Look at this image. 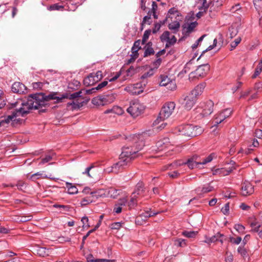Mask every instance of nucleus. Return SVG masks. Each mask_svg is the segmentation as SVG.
<instances>
[{
  "label": "nucleus",
  "mask_w": 262,
  "mask_h": 262,
  "mask_svg": "<svg viewBox=\"0 0 262 262\" xmlns=\"http://www.w3.org/2000/svg\"><path fill=\"white\" fill-rule=\"evenodd\" d=\"M62 97H59L56 96V94H50L47 96L42 93H36L29 95L26 100L28 108L30 110L32 109H38L42 106L47 105L46 102L51 100H56V102H61Z\"/></svg>",
  "instance_id": "f257e3e1"
},
{
  "label": "nucleus",
  "mask_w": 262,
  "mask_h": 262,
  "mask_svg": "<svg viewBox=\"0 0 262 262\" xmlns=\"http://www.w3.org/2000/svg\"><path fill=\"white\" fill-rule=\"evenodd\" d=\"M143 144L142 142H135L134 146H126L122 148L120 156V159L125 160L130 163L132 160L137 157L138 151L142 148Z\"/></svg>",
  "instance_id": "f03ea898"
},
{
  "label": "nucleus",
  "mask_w": 262,
  "mask_h": 262,
  "mask_svg": "<svg viewBox=\"0 0 262 262\" xmlns=\"http://www.w3.org/2000/svg\"><path fill=\"white\" fill-rule=\"evenodd\" d=\"M176 107L174 102H168L166 103L162 107L158 118L153 122V125H158L161 121L169 117L172 114Z\"/></svg>",
  "instance_id": "7ed1b4c3"
},
{
  "label": "nucleus",
  "mask_w": 262,
  "mask_h": 262,
  "mask_svg": "<svg viewBox=\"0 0 262 262\" xmlns=\"http://www.w3.org/2000/svg\"><path fill=\"white\" fill-rule=\"evenodd\" d=\"M26 105H27L26 101V100H24L21 103V107L18 110H16L11 115L4 117V119L0 121L1 126L4 125V124L9 123L10 121L14 120V119L19 115L24 116V115L28 114L30 109L28 108V106Z\"/></svg>",
  "instance_id": "20e7f679"
},
{
  "label": "nucleus",
  "mask_w": 262,
  "mask_h": 262,
  "mask_svg": "<svg viewBox=\"0 0 262 262\" xmlns=\"http://www.w3.org/2000/svg\"><path fill=\"white\" fill-rule=\"evenodd\" d=\"M116 98V95L109 93L106 95H101L93 98L92 103L96 105H105L113 102Z\"/></svg>",
  "instance_id": "39448f33"
},
{
  "label": "nucleus",
  "mask_w": 262,
  "mask_h": 262,
  "mask_svg": "<svg viewBox=\"0 0 262 262\" xmlns=\"http://www.w3.org/2000/svg\"><path fill=\"white\" fill-rule=\"evenodd\" d=\"M180 132L184 136L192 138L200 135L203 132V129L200 126L186 124L182 127Z\"/></svg>",
  "instance_id": "423d86ee"
},
{
  "label": "nucleus",
  "mask_w": 262,
  "mask_h": 262,
  "mask_svg": "<svg viewBox=\"0 0 262 262\" xmlns=\"http://www.w3.org/2000/svg\"><path fill=\"white\" fill-rule=\"evenodd\" d=\"M145 107L138 100H133L130 102L127 112L134 118L137 117L143 113Z\"/></svg>",
  "instance_id": "0eeeda50"
},
{
  "label": "nucleus",
  "mask_w": 262,
  "mask_h": 262,
  "mask_svg": "<svg viewBox=\"0 0 262 262\" xmlns=\"http://www.w3.org/2000/svg\"><path fill=\"white\" fill-rule=\"evenodd\" d=\"M102 77V73L101 71H98L96 73H92L83 79V84L86 86L94 85L100 81Z\"/></svg>",
  "instance_id": "6e6552de"
},
{
  "label": "nucleus",
  "mask_w": 262,
  "mask_h": 262,
  "mask_svg": "<svg viewBox=\"0 0 262 262\" xmlns=\"http://www.w3.org/2000/svg\"><path fill=\"white\" fill-rule=\"evenodd\" d=\"M209 70V64H203L199 66L195 71L191 72L189 76L192 78H202L207 75Z\"/></svg>",
  "instance_id": "1a4fd4ad"
},
{
  "label": "nucleus",
  "mask_w": 262,
  "mask_h": 262,
  "mask_svg": "<svg viewBox=\"0 0 262 262\" xmlns=\"http://www.w3.org/2000/svg\"><path fill=\"white\" fill-rule=\"evenodd\" d=\"M213 102L210 100H209L206 102L201 103L200 106L198 109L202 110V111L200 113V115L203 117H204L209 116L213 112Z\"/></svg>",
  "instance_id": "9d476101"
},
{
  "label": "nucleus",
  "mask_w": 262,
  "mask_h": 262,
  "mask_svg": "<svg viewBox=\"0 0 262 262\" xmlns=\"http://www.w3.org/2000/svg\"><path fill=\"white\" fill-rule=\"evenodd\" d=\"M160 39L162 42H166L165 48L173 46L177 42V38L172 35L170 36V32L168 31H164L160 37Z\"/></svg>",
  "instance_id": "9b49d317"
},
{
  "label": "nucleus",
  "mask_w": 262,
  "mask_h": 262,
  "mask_svg": "<svg viewBox=\"0 0 262 262\" xmlns=\"http://www.w3.org/2000/svg\"><path fill=\"white\" fill-rule=\"evenodd\" d=\"M183 100L181 102L182 104L183 105V107L186 110H190L193 106L195 104L197 99L195 96H192V94H190L189 93L188 95L184 97L183 99Z\"/></svg>",
  "instance_id": "f8f14e48"
},
{
  "label": "nucleus",
  "mask_w": 262,
  "mask_h": 262,
  "mask_svg": "<svg viewBox=\"0 0 262 262\" xmlns=\"http://www.w3.org/2000/svg\"><path fill=\"white\" fill-rule=\"evenodd\" d=\"M232 111L230 108H226L220 114L216 115L213 121V126H216L223 122L225 119L229 117L232 114Z\"/></svg>",
  "instance_id": "ddd939ff"
},
{
  "label": "nucleus",
  "mask_w": 262,
  "mask_h": 262,
  "mask_svg": "<svg viewBox=\"0 0 262 262\" xmlns=\"http://www.w3.org/2000/svg\"><path fill=\"white\" fill-rule=\"evenodd\" d=\"M254 192V186L249 182H245L242 184L241 193L243 196L252 194Z\"/></svg>",
  "instance_id": "4468645a"
},
{
  "label": "nucleus",
  "mask_w": 262,
  "mask_h": 262,
  "mask_svg": "<svg viewBox=\"0 0 262 262\" xmlns=\"http://www.w3.org/2000/svg\"><path fill=\"white\" fill-rule=\"evenodd\" d=\"M129 163L126 161L125 160L120 159V158L119 161L112 166V171L117 173L122 170Z\"/></svg>",
  "instance_id": "2eb2a0df"
},
{
  "label": "nucleus",
  "mask_w": 262,
  "mask_h": 262,
  "mask_svg": "<svg viewBox=\"0 0 262 262\" xmlns=\"http://www.w3.org/2000/svg\"><path fill=\"white\" fill-rule=\"evenodd\" d=\"M215 154L212 153L209 155L206 158L204 159L202 161H200V157L197 155H193L189 159L191 160L193 162H195L200 165H205L211 162L213 158L214 157Z\"/></svg>",
  "instance_id": "dca6fc26"
},
{
  "label": "nucleus",
  "mask_w": 262,
  "mask_h": 262,
  "mask_svg": "<svg viewBox=\"0 0 262 262\" xmlns=\"http://www.w3.org/2000/svg\"><path fill=\"white\" fill-rule=\"evenodd\" d=\"M206 86L205 82H202L197 85L193 90H192L190 93V94H192V96H195L198 100V97L200 96L203 92Z\"/></svg>",
  "instance_id": "f3484780"
},
{
  "label": "nucleus",
  "mask_w": 262,
  "mask_h": 262,
  "mask_svg": "<svg viewBox=\"0 0 262 262\" xmlns=\"http://www.w3.org/2000/svg\"><path fill=\"white\" fill-rule=\"evenodd\" d=\"M11 90L13 93L23 94L26 91L27 88L22 83L15 82L12 84Z\"/></svg>",
  "instance_id": "a211bd4d"
},
{
  "label": "nucleus",
  "mask_w": 262,
  "mask_h": 262,
  "mask_svg": "<svg viewBox=\"0 0 262 262\" xmlns=\"http://www.w3.org/2000/svg\"><path fill=\"white\" fill-rule=\"evenodd\" d=\"M213 187L210 184H207L203 187H199L195 189L196 192L199 195H203L212 191Z\"/></svg>",
  "instance_id": "6ab92c4d"
},
{
  "label": "nucleus",
  "mask_w": 262,
  "mask_h": 262,
  "mask_svg": "<svg viewBox=\"0 0 262 262\" xmlns=\"http://www.w3.org/2000/svg\"><path fill=\"white\" fill-rule=\"evenodd\" d=\"M138 87V84H136L135 85H130L127 87L125 90L132 95H139L143 91L137 89Z\"/></svg>",
  "instance_id": "aec40b11"
},
{
  "label": "nucleus",
  "mask_w": 262,
  "mask_h": 262,
  "mask_svg": "<svg viewBox=\"0 0 262 262\" xmlns=\"http://www.w3.org/2000/svg\"><path fill=\"white\" fill-rule=\"evenodd\" d=\"M108 84V81L106 80H104L103 82L100 83L98 84L96 87L93 88L90 90H87L86 91V93L88 94H91L95 92L96 90L99 91L101 90L103 88L106 86Z\"/></svg>",
  "instance_id": "412c9836"
},
{
  "label": "nucleus",
  "mask_w": 262,
  "mask_h": 262,
  "mask_svg": "<svg viewBox=\"0 0 262 262\" xmlns=\"http://www.w3.org/2000/svg\"><path fill=\"white\" fill-rule=\"evenodd\" d=\"M168 29L170 30L173 33H177L180 28V24L178 21H174L169 24Z\"/></svg>",
  "instance_id": "4be33fe9"
},
{
  "label": "nucleus",
  "mask_w": 262,
  "mask_h": 262,
  "mask_svg": "<svg viewBox=\"0 0 262 262\" xmlns=\"http://www.w3.org/2000/svg\"><path fill=\"white\" fill-rule=\"evenodd\" d=\"M144 191V184L143 182H139L136 186L135 189L133 192L134 194L138 195H142Z\"/></svg>",
  "instance_id": "5701e85b"
},
{
  "label": "nucleus",
  "mask_w": 262,
  "mask_h": 262,
  "mask_svg": "<svg viewBox=\"0 0 262 262\" xmlns=\"http://www.w3.org/2000/svg\"><path fill=\"white\" fill-rule=\"evenodd\" d=\"M81 91H78L71 94H64L62 95V99L68 98L71 100L75 99L76 98L80 97L81 96Z\"/></svg>",
  "instance_id": "b1692460"
},
{
  "label": "nucleus",
  "mask_w": 262,
  "mask_h": 262,
  "mask_svg": "<svg viewBox=\"0 0 262 262\" xmlns=\"http://www.w3.org/2000/svg\"><path fill=\"white\" fill-rule=\"evenodd\" d=\"M66 187L68 189V192L70 194H74L78 193V189L75 185L69 182L66 184Z\"/></svg>",
  "instance_id": "393cba45"
},
{
  "label": "nucleus",
  "mask_w": 262,
  "mask_h": 262,
  "mask_svg": "<svg viewBox=\"0 0 262 262\" xmlns=\"http://www.w3.org/2000/svg\"><path fill=\"white\" fill-rule=\"evenodd\" d=\"M82 106L83 102H79L77 101H72V102H68L67 103V107L70 108L71 107V109L72 110L79 109Z\"/></svg>",
  "instance_id": "a878e982"
},
{
  "label": "nucleus",
  "mask_w": 262,
  "mask_h": 262,
  "mask_svg": "<svg viewBox=\"0 0 262 262\" xmlns=\"http://www.w3.org/2000/svg\"><path fill=\"white\" fill-rule=\"evenodd\" d=\"M47 10L50 11H63L64 10V6L60 5L58 3L51 5L47 7Z\"/></svg>",
  "instance_id": "bb28decb"
},
{
  "label": "nucleus",
  "mask_w": 262,
  "mask_h": 262,
  "mask_svg": "<svg viewBox=\"0 0 262 262\" xmlns=\"http://www.w3.org/2000/svg\"><path fill=\"white\" fill-rule=\"evenodd\" d=\"M101 220H100L99 221V222L97 224V225L95 226L94 228L93 229H91L90 230H89L88 233L86 234V235H85L83 238H82V245H81V249L82 248V247H83L84 244V242H85V240L86 239V238L90 235V234L93 232L94 231H95L97 229H98L99 226H100V224H101Z\"/></svg>",
  "instance_id": "cd10ccee"
},
{
  "label": "nucleus",
  "mask_w": 262,
  "mask_h": 262,
  "mask_svg": "<svg viewBox=\"0 0 262 262\" xmlns=\"http://www.w3.org/2000/svg\"><path fill=\"white\" fill-rule=\"evenodd\" d=\"M49 249L45 247H39L37 250V253L40 256L45 257L49 255Z\"/></svg>",
  "instance_id": "c85d7f7f"
},
{
  "label": "nucleus",
  "mask_w": 262,
  "mask_h": 262,
  "mask_svg": "<svg viewBox=\"0 0 262 262\" xmlns=\"http://www.w3.org/2000/svg\"><path fill=\"white\" fill-rule=\"evenodd\" d=\"M159 212H152L151 211H146L143 213H142L140 214V216L142 218L144 219H147L151 216H153L154 215H156L158 214H159Z\"/></svg>",
  "instance_id": "c756f323"
},
{
  "label": "nucleus",
  "mask_w": 262,
  "mask_h": 262,
  "mask_svg": "<svg viewBox=\"0 0 262 262\" xmlns=\"http://www.w3.org/2000/svg\"><path fill=\"white\" fill-rule=\"evenodd\" d=\"M198 23L196 21L191 23L188 24V27L186 28V30L185 31L186 34H190L191 33L194 29L196 27Z\"/></svg>",
  "instance_id": "7c9ffc66"
},
{
  "label": "nucleus",
  "mask_w": 262,
  "mask_h": 262,
  "mask_svg": "<svg viewBox=\"0 0 262 262\" xmlns=\"http://www.w3.org/2000/svg\"><path fill=\"white\" fill-rule=\"evenodd\" d=\"M144 49L145 50L144 52V55H143L144 57H146L154 55L155 51H154L153 48L144 47Z\"/></svg>",
  "instance_id": "2f4dec72"
},
{
  "label": "nucleus",
  "mask_w": 262,
  "mask_h": 262,
  "mask_svg": "<svg viewBox=\"0 0 262 262\" xmlns=\"http://www.w3.org/2000/svg\"><path fill=\"white\" fill-rule=\"evenodd\" d=\"M186 240L182 238H178L174 241L175 246L179 247H184L186 246Z\"/></svg>",
  "instance_id": "473e14b6"
},
{
  "label": "nucleus",
  "mask_w": 262,
  "mask_h": 262,
  "mask_svg": "<svg viewBox=\"0 0 262 262\" xmlns=\"http://www.w3.org/2000/svg\"><path fill=\"white\" fill-rule=\"evenodd\" d=\"M137 195L132 193L130 201L128 203V206L130 208L135 207L137 204Z\"/></svg>",
  "instance_id": "72a5a7b5"
},
{
  "label": "nucleus",
  "mask_w": 262,
  "mask_h": 262,
  "mask_svg": "<svg viewBox=\"0 0 262 262\" xmlns=\"http://www.w3.org/2000/svg\"><path fill=\"white\" fill-rule=\"evenodd\" d=\"M229 32L230 37L231 38H233V37H235L236 35L237 34L238 31L236 27H234L232 26L230 27H229Z\"/></svg>",
  "instance_id": "f704fd0d"
},
{
  "label": "nucleus",
  "mask_w": 262,
  "mask_h": 262,
  "mask_svg": "<svg viewBox=\"0 0 262 262\" xmlns=\"http://www.w3.org/2000/svg\"><path fill=\"white\" fill-rule=\"evenodd\" d=\"M256 9L259 13H262V0H253Z\"/></svg>",
  "instance_id": "c9c22d12"
},
{
  "label": "nucleus",
  "mask_w": 262,
  "mask_h": 262,
  "mask_svg": "<svg viewBox=\"0 0 262 262\" xmlns=\"http://www.w3.org/2000/svg\"><path fill=\"white\" fill-rule=\"evenodd\" d=\"M165 86H166V88L169 90H175L177 88V85L175 80H170L169 82H168Z\"/></svg>",
  "instance_id": "e433bc0d"
},
{
  "label": "nucleus",
  "mask_w": 262,
  "mask_h": 262,
  "mask_svg": "<svg viewBox=\"0 0 262 262\" xmlns=\"http://www.w3.org/2000/svg\"><path fill=\"white\" fill-rule=\"evenodd\" d=\"M197 233L195 231H184L182 232V235L188 238H193L196 235Z\"/></svg>",
  "instance_id": "4c0bfd02"
},
{
  "label": "nucleus",
  "mask_w": 262,
  "mask_h": 262,
  "mask_svg": "<svg viewBox=\"0 0 262 262\" xmlns=\"http://www.w3.org/2000/svg\"><path fill=\"white\" fill-rule=\"evenodd\" d=\"M151 31L150 29L145 30V31L144 33V34L143 35V37H142V45L145 44V43L146 42L147 40L148 39L149 36L151 33Z\"/></svg>",
  "instance_id": "58836bf2"
},
{
  "label": "nucleus",
  "mask_w": 262,
  "mask_h": 262,
  "mask_svg": "<svg viewBox=\"0 0 262 262\" xmlns=\"http://www.w3.org/2000/svg\"><path fill=\"white\" fill-rule=\"evenodd\" d=\"M262 71V64L260 63H258L254 74L252 75V78H255L258 75L260 74L261 72Z\"/></svg>",
  "instance_id": "ea45409f"
},
{
  "label": "nucleus",
  "mask_w": 262,
  "mask_h": 262,
  "mask_svg": "<svg viewBox=\"0 0 262 262\" xmlns=\"http://www.w3.org/2000/svg\"><path fill=\"white\" fill-rule=\"evenodd\" d=\"M111 111H112V113L118 115H122L123 113V111L122 108L118 106H114L112 109H111Z\"/></svg>",
  "instance_id": "a19ab883"
},
{
  "label": "nucleus",
  "mask_w": 262,
  "mask_h": 262,
  "mask_svg": "<svg viewBox=\"0 0 262 262\" xmlns=\"http://www.w3.org/2000/svg\"><path fill=\"white\" fill-rule=\"evenodd\" d=\"M186 165H187L190 169H193L195 167H196L199 164L193 162L191 160L188 159L185 163Z\"/></svg>",
  "instance_id": "79ce46f5"
},
{
  "label": "nucleus",
  "mask_w": 262,
  "mask_h": 262,
  "mask_svg": "<svg viewBox=\"0 0 262 262\" xmlns=\"http://www.w3.org/2000/svg\"><path fill=\"white\" fill-rule=\"evenodd\" d=\"M241 41V37H238L237 38H236L234 40V41H232L230 44V46H231L230 50L232 51L234 49H235L237 46V45L240 43Z\"/></svg>",
  "instance_id": "37998d69"
},
{
  "label": "nucleus",
  "mask_w": 262,
  "mask_h": 262,
  "mask_svg": "<svg viewBox=\"0 0 262 262\" xmlns=\"http://www.w3.org/2000/svg\"><path fill=\"white\" fill-rule=\"evenodd\" d=\"M154 74V69H150L148 71L145 72L141 77V79H145L152 76Z\"/></svg>",
  "instance_id": "c03bdc74"
},
{
  "label": "nucleus",
  "mask_w": 262,
  "mask_h": 262,
  "mask_svg": "<svg viewBox=\"0 0 262 262\" xmlns=\"http://www.w3.org/2000/svg\"><path fill=\"white\" fill-rule=\"evenodd\" d=\"M53 159V156L48 155H46L45 158H43L41 159L40 162L39 163V164H44L50 161H51Z\"/></svg>",
  "instance_id": "a18cd8bd"
},
{
  "label": "nucleus",
  "mask_w": 262,
  "mask_h": 262,
  "mask_svg": "<svg viewBox=\"0 0 262 262\" xmlns=\"http://www.w3.org/2000/svg\"><path fill=\"white\" fill-rule=\"evenodd\" d=\"M185 162L181 160H177L171 163L169 166H172L173 167H177L178 166H180L183 165H186L185 163Z\"/></svg>",
  "instance_id": "49530a36"
},
{
  "label": "nucleus",
  "mask_w": 262,
  "mask_h": 262,
  "mask_svg": "<svg viewBox=\"0 0 262 262\" xmlns=\"http://www.w3.org/2000/svg\"><path fill=\"white\" fill-rule=\"evenodd\" d=\"M92 202V200L90 197H86L83 198L81 201V206H85Z\"/></svg>",
  "instance_id": "de8ad7c7"
},
{
  "label": "nucleus",
  "mask_w": 262,
  "mask_h": 262,
  "mask_svg": "<svg viewBox=\"0 0 262 262\" xmlns=\"http://www.w3.org/2000/svg\"><path fill=\"white\" fill-rule=\"evenodd\" d=\"M170 78H169L167 76H163L161 77V80L160 83L161 86H165V85L169 82Z\"/></svg>",
  "instance_id": "09e8293b"
},
{
  "label": "nucleus",
  "mask_w": 262,
  "mask_h": 262,
  "mask_svg": "<svg viewBox=\"0 0 262 262\" xmlns=\"http://www.w3.org/2000/svg\"><path fill=\"white\" fill-rule=\"evenodd\" d=\"M122 224L121 222H114L111 224L110 228L112 229L118 230L121 227Z\"/></svg>",
  "instance_id": "8fccbe9b"
},
{
  "label": "nucleus",
  "mask_w": 262,
  "mask_h": 262,
  "mask_svg": "<svg viewBox=\"0 0 262 262\" xmlns=\"http://www.w3.org/2000/svg\"><path fill=\"white\" fill-rule=\"evenodd\" d=\"M206 35V34L203 35L195 42V43L192 46V48L193 50H194L198 48L200 42H201L203 40Z\"/></svg>",
  "instance_id": "3c124183"
},
{
  "label": "nucleus",
  "mask_w": 262,
  "mask_h": 262,
  "mask_svg": "<svg viewBox=\"0 0 262 262\" xmlns=\"http://www.w3.org/2000/svg\"><path fill=\"white\" fill-rule=\"evenodd\" d=\"M237 252L243 257H245L247 255V251L243 247H239L237 249Z\"/></svg>",
  "instance_id": "603ef678"
},
{
  "label": "nucleus",
  "mask_w": 262,
  "mask_h": 262,
  "mask_svg": "<svg viewBox=\"0 0 262 262\" xmlns=\"http://www.w3.org/2000/svg\"><path fill=\"white\" fill-rule=\"evenodd\" d=\"M223 236V234H221L220 233H217L215 235L210 237V241L212 242V243H214L218 241V238H221Z\"/></svg>",
  "instance_id": "864d4df0"
},
{
  "label": "nucleus",
  "mask_w": 262,
  "mask_h": 262,
  "mask_svg": "<svg viewBox=\"0 0 262 262\" xmlns=\"http://www.w3.org/2000/svg\"><path fill=\"white\" fill-rule=\"evenodd\" d=\"M221 211L225 215H228L229 213V203H226L225 206L222 208Z\"/></svg>",
  "instance_id": "5fc2aeb1"
},
{
  "label": "nucleus",
  "mask_w": 262,
  "mask_h": 262,
  "mask_svg": "<svg viewBox=\"0 0 262 262\" xmlns=\"http://www.w3.org/2000/svg\"><path fill=\"white\" fill-rule=\"evenodd\" d=\"M234 229L239 233H244L245 227L241 224H236L234 226Z\"/></svg>",
  "instance_id": "6e6d98bb"
},
{
  "label": "nucleus",
  "mask_w": 262,
  "mask_h": 262,
  "mask_svg": "<svg viewBox=\"0 0 262 262\" xmlns=\"http://www.w3.org/2000/svg\"><path fill=\"white\" fill-rule=\"evenodd\" d=\"M177 14V16H179L180 15V13L179 12L178 9L174 7L170 8L168 12V14L172 15V14Z\"/></svg>",
  "instance_id": "4d7b16f0"
},
{
  "label": "nucleus",
  "mask_w": 262,
  "mask_h": 262,
  "mask_svg": "<svg viewBox=\"0 0 262 262\" xmlns=\"http://www.w3.org/2000/svg\"><path fill=\"white\" fill-rule=\"evenodd\" d=\"M94 167V166L93 165H91L89 167H88L85 169V171L82 172V174H85L90 178H93V176L90 174V170Z\"/></svg>",
  "instance_id": "13d9d810"
},
{
  "label": "nucleus",
  "mask_w": 262,
  "mask_h": 262,
  "mask_svg": "<svg viewBox=\"0 0 262 262\" xmlns=\"http://www.w3.org/2000/svg\"><path fill=\"white\" fill-rule=\"evenodd\" d=\"M55 208H62L63 210L66 211H69L70 207L68 205H58V204H55L53 206Z\"/></svg>",
  "instance_id": "bf43d9fd"
},
{
  "label": "nucleus",
  "mask_w": 262,
  "mask_h": 262,
  "mask_svg": "<svg viewBox=\"0 0 262 262\" xmlns=\"http://www.w3.org/2000/svg\"><path fill=\"white\" fill-rule=\"evenodd\" d=\"M161 62H162L161 58H157V59L152 62L154 70L155 69H158L159 67V66H160Z\"/></svg>",
  "instance_id": "052dcab7"
},
{
  "label": "nucleus",
  "mask_w": 262,
  "mask_h": 262,
  "mask_svg": "<svg viewBox=\"0 0 262 262\" xmlns=\"http://www.w3.org/2000/svg\"><path fill=\"white\" fill-rule=\"evenodd\" d=\"M139 50H137L135 49H132V54H130V57H132V59H136L139 56Z\"/></svg>",
  "instance_id": "680f3d73"
},
{
  "label": "nucleus",
  "mask_w": 262,
  "mask_h": 262,
  "mask_svg": "<svg viewBox=\"0 0 262 262\" xmlns=\"http://www.w3.org/2000/svg\"><path fill=\"white\" fill-rule=\"evenodd\" d=\"M141 40L138 39L135 41L134 43V45L132 48V49H135L137 50H139L141 49V47L140 46Z\"/></svg>",
  "instance_id": "e2e57ef3"
},
{
  "label": "nucleus",
  "mask_w": 262,
  "mask_h": 262,
  "mask_svg": "<svg viewBox=\"0 0 262 262\" xmlns=\"http://www.w3.org/2000/svg\"><path fill=\"white\" fill-rule=\"evenodd\" d=\"M230 241L231 243L236 245L239 244L242 241V238L241 237H237L235 238L234 237H230Z\"/></svg>",
  "instance_id": "0e129e2a"
},
{
  "label": "nucleus",
  "mask_w": 262,
  "mask_h": 262,
  "mask_svg": "<svg viewBox=\"0 0 262 262\" xmlns=\"http://www.w3.org/2000/svg\"><path fill=\"white\" fill-rule=\"evenodd\" d=\"M127 200L125 198H123L122 199H120L118 200L117 204L120 205L121 207H122V206H124L126 205L127 203Z\"/></svg>",
  "instance_id": "69168bd1"
},
{
  "label": "nucleus",
  "mask_w": 262,
  "mask_h": 262,
  "mask_svg": "<svg viewBox=\"0 0 262 262\" xmlns=\"http://www.w3.org/2000/svg\"><path fill=\"white\" fill-rule=\"evenodd\" d=\"M16 186L18 189L23 190L24 189L26 188V185L23 181H19L16 184Z\"/></svg>",
  "instance_id": "338daca9"
},
{
  "label": "nucleus",
  "mask_w": 262,
  "mask_h": 262,
  "mask_svg": "<svg viewBox=\"0 0 262 262\" xmlns=\"http://www.w3.org/2000/svg\"><path fill=\"white\" fill-rule=\"evenodd\" d=\"M254 90L259 92L262 90V82H258L255 84Z\"/></svg>",
  "instance_id": "774afa93"
}]
</instances>
